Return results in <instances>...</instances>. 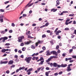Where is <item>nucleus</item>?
Returning <instances> with one entry per match:
<instances>
[{
	"label": "nucleus",
	"instance_id": "1",
	"mask_svg": "<svg viewBox=\"0 0 76 76\" xmlns=\"http://www.w3.org/2000/svg\"><path fill=\"white\" fill-rule=\"evenodd\" d=\"M32 59V57H28V58L26 57L25 59V61H26L27 63H30V61H31Z\"/></svg>",
	"mask_w": 76,
	"mask_h": 76
},
{
	"label": "nucleus",
	"instance_id": "2",
	"mask_svg": "<svg viewBox=\"0 0 76 76\" xmlns=\"http://www.w3.org/2000/svg\"><path fill=\"white\" fill-rule=\"evenodd\" d=\"M42 41L38 40V42L36 43L35 46L37 47L38 45V44H42Z\"/></svg>",
	"mask_w": 76,
	"mask_h": 76
},
{
	"label": "nucleus",
	"instance_id": "3",
	"mask_svg": "<svg viewBox=\"0 0 76 76\" xmlns=\"http://www.w3.org/2000/svg\"><path fill=\"white\" fill-rule=\"evenodd\" d=\"M46 53H47V54H46V55L47 56H50V55H51V52L49 50H48L46 51Z\"/></svg>",
	"mask_w": 76,
	"mask_h": 76
},
{
	"label": "nucleus",
	"instance_id": "4",
	"mask_svg": "<svg viewBox=\"0 0 76 76\" xmlns=\"http://www.w3.org/2000/svg\"><path fill=\"white\" fill-rule=\"evenodd\" d=\"M13 63V61L10 60L8 62V64L9 65L12 64Z\"/></svg>",
	"mask_w": 76,
	"mask_h": 76
},
{
	"label": "nucleus",
	"instance_id": "5",
	"mask_svg": "<svg viewBox=\"0 0 76 76\" xmlns=\"http://www.w3.org/2000/svg\"><path fill=\"white\" fill-rule=\"evenodd\" d=\"M67 69L66 70L68 72H70V71L72 70V69H70V67H68Z\"/></svg>",
	"mask_w": 76,
	"mask_h": 76
},
{
	"label": "nucleus",
	"instance_id": "6",
	"mask_svg": "<svg viewBox=\"0 0 76 76\" xmlns=\"http://www.w3.org/2000/svg\"><path fill=\"white\" fill-rule=\"evenodd\" d=\"M67 65L66 64H61V67H66L67 66Z\"/></svg>",
	"mask_w": 76,
	"mask_h": 76
},
{
	"label": "nucleus",
	"instance_id": "7",
	"mask_svg": "<svg viewBox=\"0 0 76 76\" xmlns=\"http://www.w3.org/2000/svg\"><path fill=\"white\" fill-rule=\"evenodd\" d=\"M51 72V71H49L45 72V75L46 76H48V74Z\"/></svg>",
	"mask_w": 76,
	"mask_h": 76
},
{
	"label": "nucleus",
	"instance_id": "8",
	"mask_svg": "<svg viewBox=\"0 0 76 76\" xmlns=\"http://www.w3.org/2000/svg\"><path fill=\"white\" fill-rule=\"evenodd\" d=\"M53 65L54 67H56L57 66V65H58V64H57L56 63H54L53 64Z\"/></svg>",
	"mask_w": 76,
	"mask_h": 76
},
{
	"label": "nucleus",
	"instance_id": "9",
	"mask_svg": "<svg viewBox=\"0 0 76 76\" xmlns=\"http://www.w3.org/2000/svg\"><path fill=\"white\" fill-rule=\"evenodd\" d=\"M57 10V9H52L51 10V11L52 12L53 11V12H56Z\"/></svg>",
	"mask_w": 76,
	"mask_h": 76
},
{
	"label": "nucleus",
	"instance_id": "10",
	"mask_svg": "<svg viewBox=\"0 0 76 76\" xmlns=\"http://www.w3.org/2000/svg\"><path fill=\"white\" fill-rule=\"evenodd\" d=\"M31 42V41H30L29 42H26L25 43V44H26V45H28L30 44Z\"/></svg>",
	"mask_w": 76,
	"mask_h": 76
},
{
	"label": "nucleus",
	"instance_id": "11",
	"mask_svg": "<svg viewBox=\"0 0 76 76\" xmlns=\"http://www.w3.org/2000/svg\"><path fill=\"white\" fill-rule=\"evenodd\" d=\"M18 42H22V39H21V37H18Z\"/></svg>",
	"mask_w": 76,
	"mask_h": 76
},
{
	"label": "nucleus",
	"instance_id": "12",
	"mask_svg": "<svg viewBox=\"0 0 76 76\" xmlns=\"http://www.w3.org/2000/svg\"><path fill=\"white\" fill-rule=\"evenodd\" d=\"M40 61L41 62H42L43 63H44V58L42 57H41L40 58Z\"/></svg>",
	"mask_w": 76,
	"mask_h": 76
},
{
	"label": "nucleus",
	"instance_id": "13",
	"mask_svg": "<svg viewBox=\"0 0 76 76\" xmlns=\"http://www.w3.org/2000/svg\"><path fill=\"white\" fill-rule=\"evenodd\" d=\"M6 52V49H3L1 50V53H5Z\"/></svg>",
	"mask_w": 76,
	"mask_h": 76
},
{
	"label": "nucleus",
	"instance_id": "14",
	"mask_svg": "<svg viewBox=\"0 0 76 76\" xmlns=\"http://www.w3.org/2000/svg\"><path fill=\"white\" fill-rule=\"evenodd\" d=\"M0 33H1V34H5V31H4V30H3L1 31L0 32Z\"/></svg>",
	"mask_w": 76,
	"mask_h": 76
},
{
	"label": "nucleus",
	"instance_id": "15",
	"mask_svg": "<svg viewBox=\"0 0 76 76\" xmlns=\"http://www.w3.org/2000/svg\"><path fill=\"white\" fill-rule=\"evenodd\" d=\"M51 54H56V51H51Z\"/></svg>",
	"mask_w": 76,
	"mask_h": 76
},
{
	"label": "nucleus",
	"instance_id": "16",
	"mask_svg": "<svg viewBox=\"0 0 76 76\" xmlns=\"http://www.w3.org/2000/svg\"><path fill=\"white\" fill-rule=\"evenodd\" d=\"M25 67L24 66H23V67H20V70H23V69H25Z\"/></svg>",
	"mask_w": 76,
	"mask_h": 76
},
{
	"label": "nucleus",
	"instance_id": "17",
	"mask_svg": "<svg viewBox=\"0 0 76 76\" xmlns=\"http://www.w3.org/2000/svg\"><path fill=\"white\" fill-rule=\"evenodd\" d=\"M32 0H31L30 1L29 3L26 5V7H27V6H28V5H29V4H30V3H31V2H32Z\"/></svg>",
	"mask_w": 76,
	"mask_h": 76
},
{
	"label": "nucleus",
	"instance_id": "18",
	"mask_svg": "<svg viewBox=\"0 0 76 76\" xmlns=\"http://www.w3.org/2000/svg\"><path fill=\"white\" fill-rule=\"evenodd\" d=\"M8 39V37H3V39H4L5 40H6Z\"/></svg>",
	"mask_w": 76,
	"mask_h": 76
},
{
	"label": "nucleus",
	"instance_id": "19",
	"mask_svg": "<svg viewBox=\"0 0 76 76\" xmlns=\"http://www.w3.org/2000/svg\"><path fill=\"white\" fill-rule=\"evenodd\" d=\"M31 48H32V49H35V46H34V45H32L31 46Z\"/></svg>",
	"mask_w": 76,
	"mask_h": 76
},
{
	"label": "nucleus",
	"instance_id": "20",
	"mask_svg": "<svg viewBox=\"0 0 76 76\" xmlns=\"http://www.w3.org/2000/svg\"><path fill=\"white\" fill-rule=\"evenodd\" d=\"M66 22H69L70 20L69 19V18H66Z\"/></svg>",
	"mask_w": 76,
	"mask_h": 76
},
{
	"label": "nucleus",
	"instance_id": "21",
	"mask_svg": "<svg viewBox=\"0 0 76 76\" xmlns=\"http://www.w3.org/2000/svg\"><path fill=\"white\" fill-rule=\"evenodd\" d=\"M11 26H12V27H15V24H14V23H12L11 24Z\"/></svg>",
	"mask_w": 76,
	"mask_h": 76
},
{
	"label": "nucleus",
	"instance_id": "22",
	"mask_svg": "<svg viewBox=\"0 0 76 76\" xmlns=\"http://www.w3.org/2000/svg\"><path fill=\"white\" fill-rule=\"evenodd\" d=\"M56 4H58V5H59V4H60V2L59 1L57 0L56 1Z\"/></svg>",
	"mask_w": 76,
	"mask_h": 76
},
{
	"label": "nucleus",
	"instance_id": "23",
	"mask_svg": "<svg viewBox=\"0 0 76 76\" xmlns=\"http://www.w3.org/2000/svg\"><path fill=\"white\" fill-rule=\"evenodd\" d=\"M50 60H51V59L49 58L48 60H46V61L47 63H48V62H49Z\"/></svg>",
	"mask_w": 76,
	"mask_h": 76
},
{
	"label": "nucleus",
	"instance_id": "24",
	"mask_svg": "<svg viewBox=\"0 0 76 76\" xmlns=\"http://www.w3.org/2000/svg\"><path fill=\"white\" fill-rule=\"evenodd\" d=\"M42 68V67H39V68H37V70L38 72H39V70H41V69Z\"/></svg>",
	"mask_w": 76,
	"mask_h": 76
},
{
	"label": "nucleus",
	"instance_id": "25",
	"mask_svg": "<svg viewBox=\"0 0 76 76\" xmlns=\"http://www.w3.org/2000/svg\"><path fill=\"white\" fill-rule=\"evenodd\" d=\"M0 12H4V10L3 9H0Z\"/></svg>",
	"mask_w": 76,
	"mask_h": 76
},
{
	"label": "nucleus",
	"instance_id": "26",
	"mask_svg": "<svg viewBox=\"0 0 76 76\" xmlns=\"http://www.w3.org/2000/svg\"><path fill=\"white\" fill-rule=\"evenodd\" d=\"M19 61V60L18 58H17L15 60V61H16L17 63H18Z\"/></svg>",
	"mask_w": 76,
	"mask_h": 76
},
{
	"label": "nucleus",
	"instance_id": "27",
	"mask_svg": "<svg viewBox=\"0 0 76 76\" xmlns=\"http://www.w3.org/2000/svg\"><path fill=\"white\" fill-rule=\"evenodd\" d=\"M9 3V1H6L4 3L5 4H7V3Z\"/></svg>",
	"mask_w": 76,
	"mask_h": 76
},
{
	"label": "nucleus",
	"instance_id": "28",
	"mask_svg": "<svg viewBox=\"0 0 76 76\" xmlns=\"http://www.w3.org/2000/svg\"><path fill=\"white\" fill-rule=\"evenodd\" d=\"M48 25H49V23L48 22L47 23H46L44 25H45V26H48Z\"/></svg>",
	"mask_w": 76,
	"mask_h": 76
},
{
	"label": "nucleus",
	"instance_id": "29",
	"mask_svg": "<svg viewBox=\"0 0 76 76\" xmlns=\"http://www.w3.org/2000/svg\"><path fill=\"white\" fill-rule=\"evenodd\" d=\"M18 53H19L20 54H21L22 53V51H21L20 50H19L18 51Z\"/></svg>",
	"mask_w": 76,
	"mask_h": 76
},
{
	"label": "nucleus",
	"instance_id": "30",
	"mask_svg": "<svg viewBox=\"0 0 76 76\" xmlns=\"http://www.w3.org/2000/svg\"><path fill=\"white\" fill-rule=\"evenodd\" d=\"M69 28H65L64 30L65 31H67V30H69Z\"/></svg>",
	"mask_w": 76,
	"mask_h": 76
},
{
	"label": "nucleus",
	"instance_id": "31",
	"mask_svg": "<svg viewBox=\"0 0 76 76\" xmlns=\"http://www.w3.org/2000/svg\"><path fill=\"white\" fill-rule=\"evenodd\" d=\"M69 12L67 11H64L62 12V13H68Z\"/></svg>",
	"mask_w": 76,
	"mask_h": 76
},
{
	"label": "nucleus",
	"instance_id": "32",
	"mask_svg": "<svg viewBox=\"0 0 76 76\" xmlns=\"http://www.w3.org/2000/svg\"><path fill=\"white\" fill-rule=\"evenodd\" d=\"M15 67V65H12L11 66V68H12L13 67Z\"/></svg>",
	"mask_w": 76,
	"mask_h": 76
},
{
	"label": "nucleus",
	"instance_id": "33",
	"mask_svg": "<svg viewBox=\"0 0 76 76\" xmlns=\"http://www.w3.org/2000/svg\"><path fill=\"white\" fill-rule=\"evenodd\" d=\"M6 73L9 74L10 73V71L9 70H7L6 72Z\"/></svg>",
	"mask_w": 76,
	"mask_h": 76
},
{
	"label": "nucleus",
	"instance_id": "34",
	"mask_svg": "<svg viewBox=\"0 0 76 76\" xmlns=\"http://www.w3.org/2000/svg\"><path fill=\"white\" fill-rule=\"evenodd\" d=\"M46 37V35L45 34H43L42 36V38H45Z\"/></svg>",
	"mask_w": 76,
	"mask_h": 76
},
{
	"label": "nucleus",
	"instance_id": "35",
	"mask_svg": "<svg viewBox=\"0 0 76 76\" xmlns=\"http://www.w3.org/2000/svg\"><path fill=\"white\" fill-rule=\"evenodd\" d=\"M58 75V72H56L54 74V75H55V76H57Z\"/></svg>",
	"mask_w": 76,
	"mask_h": 76
},
{
	"label": "nucleus",
	"instance_id": "36",
	"mask_svg": "<svg viewBox=\"0 0 76 76\" xmlns=\"http://www.w3.org/2000/svg\"><path fill=\"white\" fill-rule=\"evenodd\" d=\"M33 4H34V3H31L28 6V7H30V6H32V5H33Z\"/></svg>",
	"mask_w": 76,
	"mask_h": 76
},
{
	"label": "nucleus",
	"instance_id": "37",
	"mask_svg": "<svg viewBox=\"0 0 76 76\" xmlns=\"http://www.w3.org/2000/svg\"><path fill=\"white\" fill-rule=\"evenodd\" d=\"M3 17H4V16L3 15H2L1 16H0V19H3Z\"/></svg>",
	"mask_w": 76,
	"mask_h": 76
},
{
	"label": "nucleus",
	"instance_id": "38",
	"mask_svg": "<svg viewBox=\"0 0 76 76\" xmlns=\"http://www.w3.org/2000/svg\"><path fill=\"white\" fill-rule=\"evenodd\" d=\"M8 62V61H4V64H7Z\"/></svg>",
	"mask_w": 76,
	"mask_h": 76
},
{
	"label": "nucleus",
	"instance_id": "39",
	"mask_svg": "<svg viewBox=\"0 0 76 76\" xmlns=\"http://www.w3.org/2000/svg\"><path fill=\"white\" fill-rule=\"evenodd\" d=\"M25 50H26V48H22V50L23 51H25Z\"/></svg>",
	"mask_w": 76,
	"mask_h": 76
},
{
	"label": "nucleus",
	"instance_id": "40",
	"mask_svg": "<svg viewBox=\"0 0 76 76\" xmlns=\"http://www.w3.org/2000/svg\"><path fill=\"white\" fill-rule=\"evenodd\" d=\"M74 16V14H70L69 15V16Z\"/></svg>",
	"mask_w": 76,
	"mask_h": 76
},
{
	"label": "nucleus",
	"instance_id": "41",
	"mask_svg": "<svg viewBox=\"0 0 76 76\" xmlns=\"http://www.w3.org/2000/svg\"><path fill=\"white\" fill-rule=\"evenodd\" d=\"M59 48V45H58L56 47V50H58Z\"/></svg>",
	"mask_w": 76,
	"mask_h": 76
},
{
	"label": "nucleus",
	"instance_id": "42",
	"mask_svg": "<svg viewBox=\"0 0 76 76\" xmlns=\"http://www.w3.org/2000/svg\"><path fill=\"white\" fill-rule=\"evenodd\" d=\"M5 45H7V46L10 45V43H6Z\"/></svg>",
	"mask_w": 76,
	"mask_h": 76
},
{
	"label": "nucleus",
	"instance_id": "43",
	"mask_svg": "<svg viewBox=\"0 0 76 76\" xmlns=\"http://www.w3.org/2000/svg\"><path fill=\"white\" fill-rule=\"evenodd\" d=\"M24 45V43H22L20 45V46H23Z\"/></svg>",
	"mask_w": 76,
	"mask_h": 76
},
{
	"label": "nucleus",
	"instance_id": "44",
	"mask_svg": "<svg viewBox=\"0 0 76 76\" xmlns=\"http://www.w3.org/2000/svg\"><path fill=\"white\" fill-rule=\"evenodd\" d=\"M0 64H4V61H1Z\"/></svg>",
	"mask_w": 76,
	"mask_h": 76
},
{
	"label": "nucleus",
	"instance_id": "45",
	"mask_svg": "<svg viewBox=\"0 0 76 76\" xmlns=\"http://www.w3.org/2000/svg\"><path fill=\"white\" fill-rule=\"evenodd\" d=\"M72 58H76V56H73Z\"/></svg>",
	"mask_w": 76,
	"mask_h": 76
},
{
	"label": "nucleus",
	"instance_id": "46",
	"mask_svg": "<svg viewBox=\"0 0 76 76\" xmlns=\"http://www.w3.org/2000/svg\"><path fill=\"white\" fill-rule=\"evenodd\" d=\"M76 21L74 20V21H73V24H74V25H76Z\"/></svg>",
	"mask_w": 76,
	"mask_h": 76
},
{
	"label": "nucleus",
	"instance_id": "47",
	"mask_svg": "<svg viewBox=\"0 0 76 76\" xmlns=\"http://www.w3.org/2000/svg\"><path fill=\"white\" fill-rule=\"evenodd\" d=\"M70 29L71 31H73V30H74V29H75V28L72 27L70 28Z\"/></svg>",
	"mask_w": 76,
	"mask_h": 76
},
{
	"label": "nucleus",
	"instance_id": "48",
	"mask_svg": "<svg viewBox=\"0 0 76 76\" xmlns=\"http://www.w3.org/2000/svg\"><path fill=\"white\" fill-rule=\"evenodd\" d=\"M58 28H57L55 30V31L54 32H57V31H58Z\"/></svg>",
	"mask_w": 76,
	"mask_h": 76
},
{
	"label": "nucleus",
	"instance_id": "49",
	"mask_svg": "<svg viewBox=\"0 0 76 76\" xmlns=\"http://www.w3.org/2000/svg\"><path fill=\"white\" fill-rule=\"evenodd\" d=\"M0 20L1 22H3V19H0Z\"/></svg>",
	"mask_w": 76,
	"mask_h": 76
},
{
	"label": "nucleus",
	"instance_id": "50",
	"mask_svg": "<svg viewBox=\"0 0 76 76\" xmlns=\"http://www.w3.org/2000/svg\"><path fill=\"white\" fill-rule=\"evenodd\" d=\"M26 16V14H23V18H24V17H25Z\"/></svg>",
	"mask_w": 76,
	"mask_h": 76
},
{
	"label": "nucleus",
	"instance_id": "51",
	"mask_svg": "<svg viewBox=\"0 0 76 76\" xmlns=\"http://www.w3.org/2000/svg\"><path fill=\"white\" fill-rule=\"evenodd\" d=\"M9 32L10 33H12V32H13V31L12 30H10L9 31Z\"/></svg>",
	"mask_w": 76,
	"mask_h": 76
},
{
	"label": "nucleus",
	"instance_id": "52",
	"mask_svg": "<svg viewBox=\"0 0 76 76\" xmlns=\"http://www.w3.org/2000/svg\"><path fill=\"white\" fill-rule=\"evenodd\" d=\"M14 51L15 53H17V52H18V49H15Z\"/></svg>",
	"mask_w": 76,
	"mask_h": 76
},
{
	"label": "nucleus",
	"instance_id": "53",
	"mask_svg": "<svg viewBox=\"0 0 76 76\" xmlns=\"http://www.w3.org/2000/svg\"><path fill=\"white\" fill-rule=\"evenodd\" d=\"M37 25L35 23H33L32 25V26H36Z\"/></svg>",
	"mask_w": 76,
	"mask_h": 76
},
{
	"label": "nucleus",
	"instance_id": "54",
	"mask_svg": "<svg viewBox=\"0 0 76 76\" xmlns=\"http://www.w3.org/2000/svg\"><path fill=\"white\" fill-rule=\"evenodd\" d=\"M62 73H63V72H62V71H61L59 72L58 74H59V75H61Z\"/></svg>",
	"mask_w": 76,
	"mask_h": 76
},
{
	"label": "nucleus",
	"instance_id": "55",
	"mask_svg": "<svg viewBox=\"0 0 76 76\" xmlns=\"http://www.w3.org/2000/svg\"><path fill=\"white\" fill-rule=\"evenodd\" d=\"M44 62H41L39 64V65H41L42 64H43Z\"/></svg>",
	"mask_w": 76,
	"mask_h": 76
},
{
	"label": "nucleus",
	"instance_id": "56",
	"mask_svg": "<svg viewBox=\"0 0 76 76\" xmlns=\"http://www.w3.org/2000/svg\"><path fill=\"white\" fill-rule=\"evenodd\" d=\"M43 50H45V46H43L42 48Z\"/></svg>",
	"mask_w": 76,
	"mask_h": 76
},
{
	"label": "nucleus",
	"instance_id": "57",
	"mask_svg": "<svg viewBox=\"0 0 76 76\" xmlns=\"http://www.w3.org/2000/svg\"><path fill=\"white\" fill-rule=\"evenodd\" d=\"M65 24L66 25H68V24H69V23H68L67 22H66V21Z\"/></svg>",
	"mask_w": 76,
	"mask_h": 76
},
{
	"label": "nucleus",
	"instance_id": "58",
	"mask_svg": "<svg viewBox=\"0 0 76 76\" xmlns=\"http://www.w3.org/2000/svg\"><path fill=\"white\" fill-rule=\"evenodd\" d=\"M20 37V38H21L22 39H23V38H24V36H21Z\"/></svg>",
	"mask_w": 76,
	"mask_h": 76
},
{
	"label": "nucleus",
	"instance_id": "59",
	"mask_svg": "<svg viewBox=\"0 0 76 76\" xmlns=\"http://www.w3.org/2000/svg\"><path fill=\"white\" fill-rule=\"evenodd\" d=\"M50 43H51V44H54V43L53 42V40L50 41Z\"/></svg>",
	"mask_w": 76,
	"mask_h": 76
},
{
	"label": "nucleus",
	"instance_id": "60",
	"mask_svg": "<svg viewBox=\"0 0 76 76\" xmlns=\"http://www.w3.org/2000/svg\"><path fill=\"white\" fill-rule=\"evenodd\" d=\"M47 33H50L51 32V31H50V30H47Z\"/></svg>",
	"mask_w": 76,
	"mask_h": 76
},
{
	"label": "nucleus",
	"instance_id": "61",
	"mask_svg": "<svg viewBox=\"0 0 76 76\" xmlns=\"http://www.w3.org/2000/svg\"><path fill=\"white\" fill-rule=\"evenodd\" d=\"M57 56H53V58H57Z\"/></svg>",
	"mask_w": 76,
	"mask_h": 76
},
{
	"label": "nucleus",
	"instance_id": "62",
	"mask_svg": "<svg viewBox=\"0 0 76 76\" xmlns=\"http://www.w3.org/2000/svg\"><path fill=\"white\" fill-rule=\"evenodd\" d=\"M65 56H66V54L64 53L62 54V56H63V57H65Z\"/></svg>",
	"mask_w": 76,
	"mask_h": 76
},
{
	"label": "nucleus",
	"instance_id": "63",
	"mask_svg": "<svg viewBox=\"0 0 76 76\" xmlns=\"http://www.w3.org/2000/svg\"><path fill=\"white\" fill-rule=\"evenodd\" d=\"M72 51H73V49H71L69 50V53H72Z\"/></svg>",
	"mask_w": 76,
	"mask_h": 76
},
{
	"label": "nucleus",
	"instance_id": "64",
	"mask_svg": "<svg viewBox=\"0 0 76 76\" xmlns=\"http://www.w3.org/2000/svg\"><path fill=\"white\" fill-rule=\"evenodd\" d=\"M20 57L21 58H24V56L23 55H22Z\"/></svg>",
	"mask_w": 76,
	"mask_h": 76
}]
</instances>
